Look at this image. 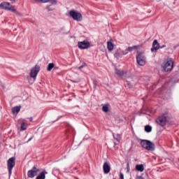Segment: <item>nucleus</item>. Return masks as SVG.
<instances>
[{
    "label": "nucleus",
    "instance_id": "36",
    "mask_svg": "<svg viewBox=\"0 0 179 179\" xmlns=\"http://www.w3.org/2000/svg\"><path fill=\"white\" fill-rule=\"evenodd\" d=\"M0 8H1V5H0Z\"/></svg>",
    "mask_w": 179,
    "mask_h": 179
},
{
    "label": "nucleus",
    "instance_id": "34",
    "mask_svg": "<svg viewBox=\"0 0 179 179\" xmlns=\"http://www.w3.org/2000/svg\"><path fill=\"white\" fill-rule=\"evenodd\" d=\"M3 89H5V85H2Z\"/></svg>",
    "mask_w": 179,
    "mask_h": 179
},
{
    "label": "nucleus",
    "instance_id": "18",
    "mask_svg": "<svg viewBox=\"0 0 179 179\" xmlns=\"http://www.w3.org/2000/svg\"><path fill=\"white\" fill-rule=\"evenodd\" d=\"M19 111H20V106H15L12 108L13 114H15V113L17 114Z\"/></svg>",
    "mask_w": 179,
    "mask_h": 179
},
{
    "label": "nucleus",
    "instance_id": "20",
    "mask_svg": "<svg viewBox=\"0 0 179 179\" xmlns=\"http://www.w3.org/2000/svg\"><path fill=\"white\" fill-rule=\"evenodd\" d=\"M21 129L22 131H26V129H27V124L22 122L21 124Z\"/></svg>",
    "mask_w": 179,
    "mask_h": 179
},
{
    "label": "nucleus",
    "instance_id": "14",
    "mask_svg": "<svg viewBox=\"0 0 179 179\" xmlns=\"http://www.w3.org/2000/svg\"><path fill=\"white\" fill-rule=\"evenodd\" d=\"M136 170H137V171H140L141 173H142L145 170V168L143 167V164L136 165Z\"/></svg>",
    "mask_w": 179,
    "mask_h": 179
},
{
    "label": "nucleus",
    "instance_id": "29",
    "mask_svg": "<svg viewBox=\"0 0 179 179\" xmlns=\"http://www.w3.org/2000/svg\"><path fill=\"white\" fill-rule=\"evenodd\" d=\"M120 179H124V174L122 173H120Z\"/></svg>",
    "mask_w": 179,
    "mask_h": 179
},
{
    "label": "nucleus",
    "instance_id": "6",
    "mask_svg": "<svg viewBox=\"0 0 179 179\" xmlns=\"http://www.w3.org/2000/svg\"><path fill=\"white\" fill-rule=\"evenodd\" d=\"M15 164H16V159L15 157L10 158L8 161V170L10 176L12 174V170H13Z\"/></svg>",
    "mask_w": 179,
    "mask_h": 179
},
{
    "label": "nucleus",
    "instance_id": "8",
    "mask_svg": "<svg viewBox=\"0 0 179 179\" xmlns=\"http://www.w3.org/2000/svg\"><path fill=\"white\" fill-rule=\"evenodd\" d=\"M40 72V66L36 65L30 72V78H32V79H36L37 78V75Z\"/></svg>",
    "mask_w": 179,
    "mask_h": 179
},
{
    "label": "nucleus",
    "instance_id": "35",
    "mask_svg": "<svg viewBox=\"0 0 179 179\" xmlns=\"http://www.w3.org/2000/svg\"><path fill=\"white\" fill-rule=\"evenodd\" d=\"M29 141H31V138Z\"/></svg>",
    "mask_w": 179,
    "mask_h": 179
},
{
    "label": "nucleus",
    "instance_id": "27",
    "mask_svg": "<svg viewBox=\"0 0 179 179\" xmlns=\"http://www.w3.org/2000/svg\"><path fill=\"white\" fill-rule=\"evenodd\" d=\"M51 5H57V0H49V1Z\"/></svg>",
    "mask_w": 179,
    "mask_h": 179
},
{
    "label": "nucleus",
    "instance_id": "15",
    "mask_svg": "<svg viewBox=\"0 0 179 179\" xmlns=\"http://www.w3.org/2000/svg\"><path fill=\"white\" fill-rule=\"evenodd\" d=\"M45 174H48L47 171H43L36 177V179H45Z\"/></svg>",
    "mask_w": 179,
    "mask_h": 179
},
{
    "label": "nucleus",
    "instance_id": "9",
    "mask_svg": "<svg viewBox=\"0 0 179 179\" xmlns=\"http://www.w3.org/2000/svg\"><path fill=\"white\" fill-rule=\"evenodd\" d=\"M40 171V169L37 167L34 166L31 170H29L27 173V176L29 178H34L37 176L38 173Z\"/></svg>",
    "mask_w": 179,
    "mask_h": 179
},
{
    "label": "nucleus",
    "instance_id": "24",
    "mask_svg": "<svg viewBox=\"0 0 179 179\" xmlns=\"http://www.w3.org/2000/svg\"><path fill=\"white\" fill-rule=\"evenodd\" d=\"M102 111L103 113H108V105H105L102 107Z\"/></svg>",
    "mask_w": 179,
    "mask_h": 179
},
{
    "label": "nucleus",
    "instance_id": "19",
    "mask_svg": "<svg viewBox=\"0 0 179 179\" xmlns=\"http://www.w3.org/2000/svg\"><path fill=\"white\" fill-rule=\"evenodd\" d=\"M138 48V46H133V47H129L127 50H124V52H131L133 51V50H135Z\"/></svg>",
    "mask_w": 179,
    "mask_h": 179
},
{
    "label": "nucleus",
    "instance_id": "7",
    "mask_svg": "<svg viewBox=\"0 0 179 179\" xmlns=\"http://www.w3.org/2000/svg\"><path fill=\"white\" fill-rule=\"evenodd\" d=\"M69 15L73 20H77V22H80V20H82V14H80V13L76 12L75 10H71L69 12Z\"/></svg>",
    "mask_w": 179,
    "mask_h": 179
},
{
    "label": "nucleus",
    "instance_id": "12",
    "mask_svg": "<svg viewBox=\"0 0 179 179\" xmlns=\"http://www.w3.org/2000/svg\"><path fill=\"white\" fill-rule=\"evenodd\" d=\"M160 48V46L159 45V42L157 40H155L152 43V48H151L152 52H154V51H157Z\"/></svg>",
    "mask_w": 179,
    "mask_h": 179
},
{
    "label": "nucleus",
    "instance_id": "17",
    "mask_svg": "<svg viewBox=\"0 0 179 179\" xmlns=\"http://www.w3.org/2000/svg\"><path fill=\"white\" fill-rule=\"evenodd\" d=\"M114 138L115 139L116 142H115V146L116 145H118L120 143V141H121V136L120 135L114 136Z\"/></svg>",
    "mask_w": 179,
    "mask_h": 179
},
{
    "label": "nucleus",
    "instance_id": "32",
    "mask_svg": "<svg viewBox=\"0 0 179 179\" xmlns=\"http://www.w3.org/2000/svg\"><path fill=\"white\" fill-rule=\"evenodd\" d=\"M82 68H83V66H80L78 67V69H82Z\"/></svg>",
    "mask_w": 179,
    "mask_h": 179
},
{
    "label": "nucleus",
    "instance_id": "10",
    "mask_svg": "<svg viewBox=\"0 0 179 179\" xmlns=\"http://www.w3.org/2000/svg\"><path fill=\"white\" fill-rule=\"evenodd\" d=\"M78 46L81 50H85V48H89V47L90 46V43L84 41L82 42H78Z\"/></svg>",
    "mask_w": 179,
    "mask_h": 179
},
{
    "label": "nucleus",
    "instance_id": "31",
    "mask_svg": "<svg viewBox=\"0 0 179 179\" xmlns=\"http://www.w3.org/2000/svg\"><path fill=\"white\" fill-rule=\"evenodd\" d=\"M166 47L165 45H163L162 46L160 47V48H164Z\"/></svg>",
    "mask_w": 179,
    "mask_h": 179
},
{
    "label": "nucleus",
    "instance_id": "25",
    "mask_svg": "<svg viewBox=\"0 0 179 179\" xmlns=\"http://www.w3.org/2000/svg\"><path fill=\"white\" fill-rule=\"evenodd\" d=\"M35 80H36V78H33L30 77L29 78V83H30V85H33L34 83Z\"/></svg>",
    "mask_w": 179,
    "mask_h": 179
},
{
    "label": "nucleus",
    "instance_id": "1",
    "mask_svg": "<svg viewBox=\"0 0 179 179\" xmlns=\"http://www.w3.org/2000/svg\"><path fill=\"white\" fill-rule=\"evenodd\" d=\"M1 7L2 9H5L6 10H9L10 12H13L15 13L16 16H21L22 13H19L17 10L15 8V6L10 4L8 2H3L1 3Z\"/></svg>",
    "mask_w": 179,
    "mask_h": 179
},
{
    "label": "nucleus",
    "instance_id": "3",
    "mask_svg": "<svg viewBox=\"0 0 179 179\" xmlns=\"http://www.w3.org/2000/svg\"><path fill=\"white\" fill-rule=\"evenodd\" d=\"M141 145L142 148H144L146 150H149L150 152H153V150H155V143H152L150 141L141 140Z\"/></svg>",
    "mask_w": 179,
    "mask_h": 179
},
{
    "label": "nucleus",
    "instance_id": "26",
    "mask_svg": "<svg viewBox=\"0 0 179 179\" xmlns=\"http://www.w3.org/2000/svg\"><path fill=\"white\" fill-rule=\"evenodd\" d=\"M36 2H41L42 3H46V2H49L50 0H35Z\"/></svg>",
    "mask_w": 179,
    "mask_h": 179
},
{
    "label": "nucleus",
    "instance_id": "30",
    "mask_svg": "<svg viewBox=\"0 0 179 179\" xmlns=\"http://www.w3.org/2000/svg\"><path fill=\"white\" fill-rule=\"evenodd\" d=\"M11 2H17V0H10Z\"/></svg>",
    "mask_w": 179,
    "mask_h": 179
},
{
    "label": "nucleus",
    "instance_id": "33",
    "mask_svg": "<svg viewBox=\"0 0 179 179\" xmlns=\"http://www.w3.org/2000/svg\"><path fill=\"white\" fill-rule=\"evenodd\" d=\"M29 121H33V117H30Z\"/></svg>",
    "mask_w": 179,
    "mask_h": 179
},
{
    "label": "nucleus",
    "instance_id": "5",
    "mask_svg": "<svg viewBox=\"0 0 179 179\" xmlns=\"http://www.w3.org/2000/svg\"><path fill=\"white\" fill-rule=\"evenodd\" d=\"M168 118L167 115H162L157 119L156 122L160 127H165L166 124H167Z\"/></svg>",
    "mask_w": 179,
    "mask_h": 179
},
{
    "label": "nucleus",
    "instance_id": "2",
    "mask_svg": "<svg viewBox=\"0 0 179 179\" xmlns=\"http://www.w3.org/2000/svg\"><path fill=\"white\" fill-rule=\"evenodd\" d=\"M173 66L174 62H173V59L171 58L167 59L162 64V68H163V70L165 72H171V71L173 70Z\"/></svg>",
    "mask_w": 179,
    "mask_h": 179
},
{
    "label": "nucleus",
    "instance_id": "11",
    "mask_svg": "<svg viewBox=\"0 0 179 179\" xmlns=\"http://www.w3.org/2000/svg\"><path fill=\"white\" fill-rule=\"evenodd\" d=\"M103 173L104 174H108L111 171V167L110 166V164L108 162H105L103 166Z\"/></svg>",
    "mask_w": 179,
    "mask_h": 179
},
{
    "label": "nucleus",
    "instance_id": "4",
    "mask_svg": "<svg viewBox=\"0 0 179 179\" xmlns=\"http://www.w3.org/2000/svg\"><path fill=\"white\" fill-rule=\"evenodd\" d=\"M136 61L137 64L141 66H143L146 64V57H145V53L142 52H137L136 54Z\"/></svg>",
    "mask_w": 179,
    "mask_h": 179
},
{
    "label": "nucleus",
    "instance_id": "13",
    "mask_svg": "<svg viewBox=\"0 0 179 179\" xmlns=\"http://www.w3.org/2000/svg\"><path fill=\"white\" fill-rule=\"evenodd\" d=\"M127 54H128V52H124V51L120 52V51L117 50L115 52L114 56L117 59H120V58H121L122 57V55H127Z\"/></svg>",
    "mask_w": 179,
    "mask_h": 179
},
{
    "label": "nucleus",
    "instance_id": "28",
    "mask_svg": "<svg viewBox=\"0 0 179 179\" xmlns=\"http://www.w3.org/2000/svg\"><path fill=\"white\" fill-rule=\"evenodd\" d=\"M46 9H48V12L51 11V10H54L53 8H51V6H48L46 7Z\"/></svg>",
    "mask_w": 179,
    "mask_h": 179
},
{
    "label": "nucleus",
    "instance_id": "21",
    "mask_svg": "<svg viewBox=\"0 0 179 179\" xmlns=\"http://www.w3.org/2000/svg\"><path fill=\"white\" fill-rule=\"evenodd\" d=\"M145 132H152V127L150 125H146L145 127Z\"/></svg>",
    "mask_w": 179,
    "mask_h": 179
},
{
    "label": "nucleus",
    "instance_id": "16",
    "mask_svg": "<svg viewBox=\"0 0 179 179\" xmlns=\"http://www.w3.org/2000/svg\"><path fill=\"white\" fill-rule=\"evenodd\" d=\"M107 48H108V51H113V50H114V44H113V43L108 41L107 43Z\"/></svg>",
    "mask_w": 179,
    "mask_h": 179
},
{
    "label": "nucleus",
    "instance_id": "22",
    "mask_svg": "<svg viewBox=\"0 0 179 179\" xmlns=\"http://www.w3.org/2000/svg\"><path fill=\"white\" fill-rule=\"evenodd\" d=\"M115 73L116 75H117L118 76H123L124 75V71H121L118 69H115Z\"/></svg>",
    "mask_w": 179,
    "mask_h": 179
},
{
    "label": "nucleus",
    "instance_id": "23",
    "mask_svg": "<svg viewBox=\"0 0 179 179\" xmlns=\"http://www.w3.org/2000/svg\"><path fill=\"white\" fill-rule=\"evenodd\" d=\"M55 65L54 63H50L48 66V69L47 70L50 72L51 71V70L52 69V68H54Z\"/></svg>",
    "mask_w": 179,
    "mask_h": 179
}]
</instances>
